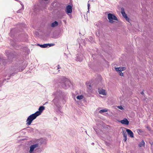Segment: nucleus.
<instances>
[{"label":"nucleus","instance_id":"obj_11","mask_svg":"<svg viewBox=\"0 0 153 153\" xmlns=\"http://www.w3.org/2000/svg\"><path fill=\"white\" fill-rule=\"evenodd\" d=\"M98 91L100 94L103 95H106L107 94L106 91L105 90H104V89H100V90H99Z\"/></svg>","mask_w":153,"mask_h":153},{"label":"nucleus","instance_id":"obj_14","mask_svg":"<svg viewBox=\"0 0 153 153\" xmlns=\"http://www.w3.org/2000/svg\"><path fill=\"white\" fill-rule=\"evenodd\" d=\"M145 143L143 140H142L141 143H140L139 144V146L140 147H141V146H144Z\"/></svg>","mask_w":153,"mask_h":153},{"label":"nucleus","instance_id":"obj_10","mask_svg":"<svg viewBox=\"0 0 153 153\" xmlns=\"http://www.w3.org/2000/svg\"><path fill=\"white\" fill-rule=\"evenodd\" d=\"M120 122L123 124L126 125H129V122L127 118H124L123 120L120 121Z\"/></svg>","mask_w":153,"mask_h":153},{"label":"nucleus","instance_id":"obj_8","mask_svg":"<svg viewBox=\"0 0 153 153\" xmlns=\"http://www.w3.org/2000/svg\"><path fill=\"white\" fill-rule=\"evenodd\" d=\"M54 44H44L43 45H40L39 44V45L40 46V47L41 48H46L50 46H53Z\"/></svg>","mask_w":153,"mask_h":153},{"label":"nucleus","instance_id":"obj_22","mask_svg":"<svg viewBox=\"0 0 153 153\" xmlns=\"http://www.w3.org/2000/svg\"><path fill=\"white\" fill-rule=\"evenodd\" d=\"M59 67H58L57 68V69H59Z\"/></svg>","mask_w":153,"mask_h":153},{"label":"nucleus","instance_id":"obj_2","mask_svg":"<svg viewBox=\"0 0 153 153\" xmlns=\"http://www.w3.org/2000/svg\"><path fill=\"white\" fill-rule=\"evenodd\" d=\"M40 146L39 143H33L30 147L29 152L30 153H34V152L39 149Z\"/></svg>","mask_w":153,"mask_h":153},{"label":"nucleus","instance_id":"obj_3","mask_svg":"<svg viewBox=\"0 0 153 153\" xmlns=\"http://www.w3.org/2000/svg\"><path fill=\"white\" fill-rule=\"evenodd\" d=\"M108 18L109 22L111 23H113L115 21H118V19L115 15L112 13H108Z\"/></svg>","mask_w":153,"mask_h":153},{"label":"nucleus","instance_id":"obj_19","mask_svg":"<svg viewBox=\"0 0 153 153\" xmlns=\"http://www.w3.org/2000/svg\"><path fill=\"white\" fill-rule=\"evenodd\" d=\"M77 59L79 61H82V60L83 59V58H79V57H77Z\"/></svg>","mask_w":153,"mask_h":153},{"label":"nucleus","instance_id":"obj_12","mask_svg":"<svg viewBox=\"0 0 153 153\" xmlns=\"http://www.w3.org/2000/svg\"><path fill=\"white\" fill-rule=\"evenodd\" d=\"M58 25V22H56V21H55L54 22H53L51 23V26L52 27H55L57 26Z\"/></svg>","mask_w":153,"mask_h":153},{"label":"nucleus","instance_id":"obj_9","mask_svg":"<svg viewBox=\"0 0 153 153\" xmlns=\"http://www.w3.org/2000/svg\"><path fill=\"white\" fill-rule=\"evenodd\" d=\"M126 131L128 133V135L131 137H134V134L133 132L129 129H126Z\"/></svg>","mask_w":153,"mask_h":153},{"label":"nucleus","instance_id":"obj_26","mask_svg":"<svg viewBox=\"0 0 153 153\" xmlns=\"http://www.w3.org/2000/svg\"><path fill=\"white\" fill-rule=\"evenodd\" d=\"M94 144V143H92V144Z\"/></svg>","mask_w":153,"mask_h":153},{"label":"nucleus","instance_id":"obj_18","mask_svg":"<svg viewBox=\"0 0 153 153\" xmlns=\"http://www.w3.org/2000/svg\"><path fill=\"white\" fill-rule=\"evenodd\" d=\"M88 11H87V12H89V9H90V4H89V3L88 4Z\"/></svg>","mask_w":153,"mask_h":153},{"label":"nucleus","instance_id":"obj_13","mask_svg":"<svg viewBox=\"0 0 153 153\" xmlns=\"http://www.w3.org/2000/svg\"><path fill=\"white\" fill-rule=\"evenodd\" d=\"M84 97V96L82 94L78 95L76 96V98L77 100H81L83 99Z\"/></svg>","mask_w":153,"mask_h":153},{"label":"nucleus","instance_id":"obj_6","mask_svg":"<svg viewBox=\"0 0 153 153\" xmlns=\"http://www.w3.org/2000/svg\"><path fill=\"white\" fill-rule=\"evenodd\" d=\"M121 13L122 14V15L124 18H125L126 20L128 21H129V18L128 17L126 14L125 12V10L123 8H122L121 9Z\"/></svg>","mask_w":153,"mask_h":153},{"label":"nucleus","instance_id":"obj_4","mask_svg":"<svg viewBox=\"0 0 153 153\" xmlns=\"http://www.w3.org/2000/svg\"><path fill=\"white\" fill-rule=\"evenodd\" d=\"M71 82L68 79H65L62 82V87L65 89H67L71 85Z\"/></svg>","mask_w":153,"mask_h":153},{"label":"nucleus","instance_id":"obj_17","mask_svg":"<svg viewBox=\"0 0 153 153\" xmlns=\"http://www.w3.org/2000/svg\"><path fill=\"white\" fill-rule=\"evenodd\" d=\"M117 107L118 108L120 109H121V110L123 109V107L122 106H121V105L118 106Z\"/></svg>","mask_w":153,"mask_h":153},{"label":"nucleus","instance_id":"obj_21","mask_svg":"<svg viewBox=\"0 0 153 153\" xmlns=\"http://www.w3.org/2000/svg\"><path fill=\"white\" fill-rule=\"evenodd\" d=\"M127 137H124L123 140L125 142H126L127 140Z\"/></svg>","mask_w":153,"mask_h":153},{"label":"nucleus","instance_id":"obj_24","mask_svg":"<svg viewBox=\"0 0 153 153\" xmlns=\"http://www.w3.org/2000/svg\"><path fill=\"white\" fill-rule=\"evenodd\" d=\"M89 86L90 87H91V85H89Z\"/></svg>","mask_w":153,"mask_h":153},{"label":"nucleus","instance_id":"obj_20","mask_svg":"<svg viewBox=\"0 0 153 153\" xmlns=\"http://www.w3.org/2000/svg\"><path fill=\"white\" fill-rule=\"evenodd\" d=\"M137 131L138 133H139V132H142V130H141V129H138L137 130Z\"/></svg>","mask_w":153,"mask_h":153},{"label":"nucleus","instance_id":"obj_23","mask_svg":"<svg viewBox=\"0 0 153 153\" xmlns=\"http://www.w3.org/2000/svg\"><path fill=\"white\" fill-rule=\"evenodd\" d=\"M141 93L142 94H143V92H142Z\"/></svg>","mask_w":153,"mask_h":153},{"label":"nucleus","instance_id":"obj_1","mask_svg":"<svg viewBox=\"0 0 153 153\" xmlns=\"http://www.w3.org/2000/svg\"><path fill=\"white\" fill-rule=\"evenodd\" d=\"M45 109V107L43 106H41L39 108L38 111H37L35 113L29 115L26 121V125L28 126L30 125L33 121L35 119L39 116L40 115Z\"/></svg>","mask_w":153,"mask_h":153},{"label":"nucleus","instance_id":"obj_16","mask_svg":"<svg viewBox=\"0 0 153 153\" xmlns=\"http://www.w3.org/2000/svg\"><path fill=\"white\" fill-rule=\"evenodd\" d=\"M123 136L124 137H127V134L126 132L123 131Z\"/></svg>","mask_w":153,"mask_h":153},{"label":"nucleus","instance_id":"obj_7","mask_svg":"<svg viewBox=\"0 0 153 153\" xmlns=\"http://www.w3.org/2000/svg\"><path fill=\"white\" fill-rule=\"evenodd\" d=\"M65 11L67 14L71 13L72 12V7L71 5H68L66 7Z\"/></svg>","mask_w":153,"mask_h":153},{"label":"nucleus","instance_id":"obj_15","mask_svg":"<svg viewBox=\"0 0 153 153\" xmlns=\"http://www.w3.org/2000/svg\"><path fill=\"white\" fill-rule=\"evenodd\" d=\"M107 109H102L99 111V113L102 114V113L107 112Z\"/></svg>","mask_w":153,"mask_h":153},{"label":"nucleus","instance_id":"obj_25","mask_svg":"<svg viewBox=\"0 0 153 153\" xmlns=\"http://www.w3.org/2000/svg\"><path fill=\"white\" fill-rule=\"evenodd\" d=\"M22 7H23V8H24V5H22Z\"/></svg>","mask_w":153,"mask_h":153},{"label":"nucleus","instance_id":"obj_5","mask_svg":"<svg viewBox=\"0 0 153 153\" xmlns=\"http://www.w3.org/2000/svg\"><path fill=\"white\" fill-rule=\"evenodd\" d=\"M114 69L120 76H123V74L122 71H124L126 70V68L125 67H120L119 68H115Z\"/></svg>","mask_w":153,"mask_h":153}]
</instances>
